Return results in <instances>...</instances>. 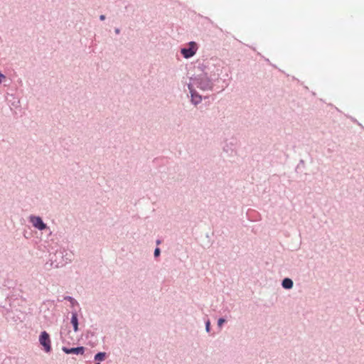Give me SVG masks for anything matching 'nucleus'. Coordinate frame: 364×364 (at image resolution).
Here are the masks:
<instances>
[{
	"label": "nucleus",
	"instance_id": "nucleus-1",
	"mask_svg": "<svg viewBox=\"0 0 364 364\" xmlns=\"http://www.w3.org/2000/svg\"><path fill=\"white\" fill-rule=\"evenodd\" d=\"M39 342L44 348L45 351L47 353L51 350L50 336L46 331H43L39 338Z\"/></svg>",
	"mask_w": 364,
	"mask_h": 364
},
{
	"label": "nucleus",
	"instance_id": "nucleus-2",
	"mask_svg": "<svg viewBox=\"0 0 364 364\" xmlns=\"http://www.w3.org/2000/svg\"><path fill=\"white\" fill-rule=\"evenodd\" d=\"M197 50L196 43L195 42H191L189 43L188 48H182L181 53L186 58H188L195 55Z\"/></svg>",
	"mask_w": 364,
	"mask_h": 364
},
{
	"label": "nucleus",
	"instance_id": "nucleus-3",
	"mask_svg": "<svg viewBox=\"0 0 364 364\" xmlns=\"http://www.w3.org/2000/svg\"><path fill=\"white\" fill-rule=\"evenodd\" d=\"M30 221L35 228L40 230H43L46 228V225L43 222L40 217L31 216Z\"/></svg>",
	"mask_w": 364,
	"mask_h": 364
},
{
	"label": "nucleus",
	"instance_id": "nucleus-4",
	"mask_svg": "<svg viewBox=\"0 0 364 364\" xmlns=\"http://www.w3.org/2000/svg\"><path fill=\"white\" fill-rule=\"evenodd\" d=\"M63 350L67 353H75V354H83L85 351V348L83 347H77V348H68L66 347L63 348Z\"/></svg>",
	"mask_w": 364,
	"mask_h": 364
},
{
	"label": "nucleus",
	"instance_id": "nucleus-5",
	"mask_svg": "<svg viewBox=\"0 0 364 364\" xmlns=\"http://www.w3.org/2000/svg\"><path fill=\"white\" fill-rule=\"evenodd\" d=\"M189 87V90H190V92L191 94V100H192V102L195 104V105H197L198 103L200 102L202 98H201V96L198 95L195 91H193L191 86L189 85L188 86Z\"/></svg>",
	"mask_w": 364,
	"mask_h": 364
},
{
	"label": "nucleus",
	"instance_id": "nucleus-6",
	"mask_svg": "<svg viewBox=\"0 0 364 364\" xmlns=\"http://www.w3.org/2000/svg\"><path fill=\"white\" fill-rule=\"evenodd\" d=\"M199 87L202 90H210L211 88L210 82L207 78H201L199 82Z\"/></svg>",
	"mask_w": 364,
	"mask_h": 364
},
{
	"label": "nucleus",
	"instance_id": "nucleus-7",
	"mask_svg": "<svg viewBox=\"0 0 364 364\" xmlns=\"http://www.w3.org/2000/svg\"><path fill=\"white\" fill-rule=\"evenodd\" d=\"M293 286V282L289 278H286L282 282V287L285 289H291Z\"/></svg>",
	"mask_w": 364,
	"mask_h": 364
},
{
	"label": "nucleus",
	"instance_id": "nucleus-8",
	"mask_svg": "<svg viewBox=\"0 0 364 364\" xmlns=\"http://www.w3.org/2000/svg\"><path fill=\"white\" fill-rule=\"evenodd\" d=\"M71 323L73 325L74 331L76 332L78 330V321L76 314H73L71 318Z\"/></svg>",
	"mask_w": 364,
	"mask_h": 364
},
{
	"label": "nucleus",
	"instance_id": "nucleus-9",
	"mask_svg": "<svg viewBox=\"0 0 364 364\" xmlns=\"http://www.w3.org/2000/svg\"><path fill=\"white\" fill-rule=\"evenodd\" d=\"M105 358V353H98L95 356V360L98 361H102Z\"/></svg>",
	"mask_w": 364,
	"mask_h": 364
},
{
	"label": "nucleus",
	"instance_id": "nucleus-10",
	"mask_svg": "<svg viewBox=\"0 0 364 364\" xmlns=\"http://www.w3.org/2000/svg\"><path fill=\"white\" fill-rule=\"evenodd\" d=\"M225 320L224 318H219L218 321V325L219 327H221L222 325L225 323Z\"/></svg>",
	"mask_w": 364,
	"mask_h": 364
},
{
	"label": "nucleus",
	"instance_id": "nucleus-11",
	"mask_svg": "<svg viewBox=\"0 0 364 364\" xmlns=\"http://www.w3.org/2000/svg\"><path fill=\"white\" fill-rule=\"evenodd\" d=\"M160 255V250L159 248H156L154 251V256L158 257Z\"/></svg>",
	"mask_w": 364,
	"mask_h": 364
},
{
	"label": "nucleus",
	"instance_id": "nucleus-12",
	"mask_svg": "<svg viewBox=\"0 0 364 364\" xmlns=\"http://www.w3.org/2000/svg\"><path fill=\"white\" fill-rule=\"evenodd\" d=\"M205 328H206L207 331H210V321H209L206 322Z\"/></svg>",
	"mask_w": 364,
	"mask_h": 364
},
{
	"label": "nucleus",
	"instance_id": "nucleus-13",
	"mask_svg": "<svg viewBox=\"0 0 364 364\" xmlns=\"http://www.w3.org/2000/svg\"><path fill=\"white\" fill-rule=\"evenodd\" d=\"M100 18V20H104L105 18L104 15H101Z\"/></svg>",
	"mask_w": 364,
	"mask_h": 364
},
{
	"label": "nucleus",
	"instance_id": "nucleus-14",
	"mask_svg": "<svg viewBox=\"0 0 364 364\" xmlns=\"http://www.w3.org/2000/svg\"><path fill=\"white\" fill-rule=\"evenodd\" d=\"M0 77H4V76L2 74L0 73Z\"/></svg>",
	"mask_w": 364,
	"mask_h": 364
},
{
	"label": "nucleus",
	"instance_id": "nucleus-15",
	"mask_svg": "<svg viewBox=\"0 0 364 364\" xmlns=\"http://www.w3.org/2000/svg\"><path fill=\"white\" fill-rule=\"evenodd\" d=\"M116 33H119V30H118V29H117V30H116Z\"/></svg>",
	"mask_w": 364,
	"mask_h": 364
},
{
	"label": "nucleus",
	"instance_id": "nucleus-16",
	"mask_svg": "<svg viewBox=\"0 0 364 364\" xmlns=\"http://www.w3.org/2000/svg\"><path fill=\"white\" fill-rule=\"evenodd\" d=\"M97 364H100V363H97Z\"/></svg>",
	"mask_w": 364,
	"mask_h": 364
}]
</instances>
